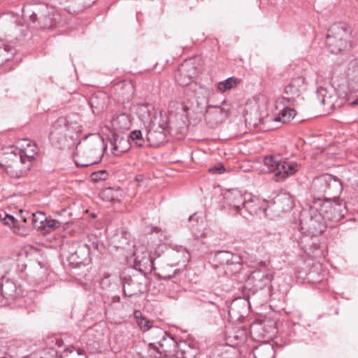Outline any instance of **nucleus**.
<instances>
[{
	"mask_svg": "<svg viewBox=\"0 0 358 358\" xmlns=\"http://www.w3.org/2000/svg\"><path fill=\"white\" fill-rule=\"evenodd\" d=\"M103 140L91 135L80 141L76 150V163L78 166H88L99 162L103 155Z\"/></svg>",
	"mask_w": 358,
	"mask_h": 358,
	"instance_id": "1",
	"label": "nucleus"
},
{
	"mask_svg": "<svg viewBox=\"0 0 358 358\" xmlns=\"http://www.w3.org/2000/svg\"><path fill=\"white\" fill-rule=\"evenodd\" d=\"M82 131V127L77 116L60 117L53 124L50 139L54 145L59 148L65 147L68 139H73Z\"/></svg>",
	"mask_w": 358,
	"mask_h": 358,
	"instance_id": "2",
	"label": "nucleus"
},
{
	"mask_svg": "<svg viewBox=\"0 0 358 358\" xmlns=\"http://www.w3.org/2000/svg\"><path fill=\"white\" fill-rule=\"evenodd\" d=\"M22 15L29 17L36 27L52 29L59 22L60 15L57 10L45 3L36 6H26L22 9Z\"/></svg>",
	"mask_w": 358,
	"mask_h": 358,
	"instance_id": "3",
	"label": "nucleus"
},
{
	"mask_svg": "<svg viewBox=\"0 0 358 358\" xmlns=\"http://www.w3.org/2000/svg\"><path fill=\"white\" fill-rule=\"evenodd\" d=\"M1 164L4 167L7 174L13 178H20L27 174L32 166L29 161H27L16 153L13 149L8 148L0 155Z\"/></svg>",
	"mask_w": 358,
	"mask_h": 358,
	"instance_id": "4",
	"label": "nucleus"
},
{
	"mask_svg": "<svg viewBox=\"0 0 358 358\" xmlns=\"http://www.w3.org/2000/svg\"><path fill=\"white\" fill-rule=\"evenodd\" d=\"M350 31L344 23H335L328 30L327 48L333 54L341 53L350 47Z\"/></svg>",
	"mask_w": 358,
	"mask_h": 358,
	"instance_id": "5",
	"label": "nucleus"
},
{
	"mask_svg": "<svg viewBox=\"0 0 358 358\" xmlns=\"http://www.w3.org/2000/svg\"><path fill=\"white\" fill-rule=\"evenodd\" d=\"M324 220L321 211L319 212L317 209L310 208L308 211H304L301 214V229L311 236H316L325 230Z\"/></svg>",
	"mask_w": 358,
	"mask_h": 358,
	"instance_id": "6",
	"label": "nucleus"
},
{
	"mask_svg": "<svg viewBox=\"0 0 358 358\" xmlns=\"http://www.w3.org/2000/svg\"><path fill=\"white\" fill-rule=\"evenodd\" d=\"M217 260L223 267L226 274L231 275L241 269L242 258L229 251H220L216 255Z\"/></svg>",
	"mask_w": 358,
	"mask_h": 358,
	"instance_id": "7",
	"label": "nucleus"
},
{
	"mask_svg": "<svg viewBox=\"0 0 358 358\" xmlns=\"http://www.w3.org/2000/svg\"><path fill=\"white\" fill-rule=\"evenodd\" d=\"M293 104L294 102L291 101L286 96L278 98L275 104L276 116L274 118V121L285 123L293 119L296 115V112L290 108Z\"/></svg>",
	"mask_w": 358,
	"mask_h": 358,
	"instance_id": "8",
	"label": "nucleus"
},
{
	"mask_svg": "<svg viewBox=\"0 0 358 358\" xmlns=\"http://www.w3.org/2000/svg\"><path fill=\"white\" fill-rule=\"evenodd\" d=\"M197 74V68L192 59L184 61L175 75L176 81L181 86L188 85Z\"/></svg>",
	"mask_w": 358,
	"mask_h": 358,
	"instance_id": "9",
	"label": "nucleus"
},
{
	"mask_svg": "<svg viewBox=\"0 0 358 358\" xmlns=\"http://www.w3.org/2000/svg\"><path fill=\"white\" fill-rule=\"evenodd\" d=\"M68 259L75 266L86 264L90 260L89 247L86 244L73 243Z\"/></svg>",
	"mask_w": 358,
	"mask_h": 358,
	"instance_id": "10",
	"label": "nucleus"
},
{
	"mask_svg": "<svg viewBox=\"0 0 358 358\" xmlns=\"http://www.w3.org/2000/svg\"><path fill=\"white\" fill-rule=\"evenodd\" d=\"M344 207L338 202L327 200L323 202L320 211L325 220L338 222L344 217Z\"/></svg>",
	"mask_w": 358,
	"mask_h": 358,
	"instance_id": "11",
	"label": "nucleus"
},
{
	"mask_svg": "<svg viewBox=\"0 0 358 358\" xmlns=\"http://www.w3.org/2000/svg\"><path fill=\"white\" fill-rule=\"evenodd\" d=\"M135 266L141 272L150 273L156 268L152 257L148 252L136 249L134 252Z\"/></svg>",
	"mask_w": 358,
	"mask_h": 358,
	"instance_id": "12",
	"label": "nucleus"
},
{
	"mask_svg": "<svg viewBox=\"0 0 358 358\" xmlns=\"http://www.w3.org/2000/svg\"><path fill=\"white\" fill-rule=\"evenodd\" d=\"M250 194L242 193L236 189H231L225 194V199L231 207H232L236 213H241L242 208L245 203L247 195Z\"/></svg>",
	"mask_w": 358,
	"mask_h": 358,
	"instance_id": "13",
	"label": "nucleus"
},
{
	"mask_svg": "<svg viewBox=\"0 0 358 358\" xmlns=\"http://www.w3.org/2000/svg\"><path fill=\"white\" fill-rule=\"evenodd\" d=\"M304 83L305 79L303 77L292 78L285 87L284 94L287 95L286 97L291 101L294 102L301 96L303 90Z\"/></svg>",
	"mask_w": 358,
	"mask_h": 358,
	"instance_id": "14",
	"label": "nucleus"
},
{
	"mask_svg": "<svg viewBox=\"0 0 358 358\" xmlns=\"http://www.w3.org/2000/svg\"><path fill=\"white\" fill-rule=\"evenodd\" d=\"M299 168V164L295 162L280 160L275 175V181L279 182L285 180L287 177L294 175L298 171Z\"/></svg>",
	"mask_w": 358,
	"mask_h": 358,
	"instance_id": "15",
	"label": "nucleus"
},
{
	"mask_svg": "<svg viewBox=\"0 0 358 358\" xmlns=\"http://www.w3.org/2000/svg\"><path fill=\"white\" fill-rule=\"evenodd\" d=\"M313 186L315 189L320 192H326L331 187H341L340 182L333 178L331 175L324 174L316 178L313 181Z\"/></svg>",
	"mask_w": 358,
	"mask_h": 358,
	"instance_id": "16",
	"label": "nucleus"
},
{
	"mask_svg": "<svg viewBox=\"0 0 358 358\" xmlns=\"http://www.w3.org/2000/svg\"><path fill=\"white\" fill-rule=\"evenodd\" d=\"M19 155H22L24 159L29 161L33 164V161L38 153L36 144L29 140H23L20 148H10Z\"/></svg>",
	"mask_w": 358,
	"mask_h": 358,
	"instance_id": "17",
	"label": "nucleus"
},
{
	"mask_svg": "<svg viewBox=\"0 0 358 358\" xmlns=\"http://www.w3.org/2000/svg\"><path fill=\"white\" fill-rule=\"evenodd\" d=\"M261 203L262 201L259 199L254 198L250 194L247 195L245 203L242 208L240 215L246 219L248 218V216L257 215L264 210Z\"/></svg>",
	"mask_w": 358,
	"mask_h": 358,
	"instance_id": "18",
	"label": "nucleus"
},
{
	"mask_svg": "<svg viewBox=\"0 0 358 358\" xmlns=\"http://www.w3.org/2000/svg\"><path fill=\"white\" fill-rule=\"evenodd\" d=\"M227 117V112L220 106H209L206 114V120L211 127L221 123Z\"/></svg>",
	"mask_w": 358,
	"mask_h": 358,
	"instance_id": "19",
	"label": "nucleus"
},
{
	"mask_svg": "<svg viewBox=\"0 0 358 358\" xmlns=\"http://www.w3.org/2000/svg\"><path fill=\"white\" fill-rule=\"evenodd\" d=\"M131 118L127 113L115 115L110 120V124L113 130L122 132L128 130L131 127Z\"/></svg>",
	"mask_w": 358,
	"mask_h": 358,
	"instance_id": "20",
	"label": "nucleus"
},
{
	"mask_svg": "<svg viewBox=\"0 0 358 358\" xmlns=\"http://www.w3.org/2000/svg\"><path fill=\"white\" fill-rule=\"evenodd\" d=\"M147 140L152 146H159L166 141L164 128L159 126L158 128L152 127L147 133Z\"/></svg>",
	"mask_w": 358,
	"mask_h": 358,
	"instance_id": "21",
	"label": "nucleus"
},
{
	"mask_svg": "<svg viewBox=\"0 0 358 358\" xmlns=\"http://www.w3.org/2000/svg\"><path fill=\"white\" fill-rule=\"evenodd\" d=\"M106 94L99 92L92 95L89 103L94 114H99L106 107Z\"/></svg>",
	"mask_w": 358,
	"mask_h": 358,
	"instance_id": "22",
	"label": "nucleus"
},
{
	"mask_svg": "<svg viewBox=\"0 0 358 358\" xmlns=\"http://www.w3.org/2000/svg\"><path fill=\"white\" fill-rule=\"evenodd\" d=\"M346 73L349 80L355 84V85H353V83H351L354 91L358 92V58L350 61Z\"/></svg>",
	"mask_w": 358,
	"mask_h": 358,
	"instance_id": "23",
	"label": "nucleus"
},
{
	"mask_svg": "<svg viewBox=\"0 0 358 358\" xmlns=\"http://www.w3.org/2000/svg\"><path fill=\"white\" fill-rule=\"evenodd\" d=\"M136 113L141 121L145 123H151L152 117L155 113L154 107L151 104L139 105Z\"/></svg>",
	"mask_w": 358,
	"mask_h": 358,
	"instance_id": "24",
	"label": "nucleus"
},
{
	"mask_svg": "<svg viewBox=\"0 0 358 358\" xmlns=\"http://www.w3.org/2000/svg\"><path fill=\"white\" fill-rule=\"evenodd\" d=\"M262 336L268 340L273 339L277 334L276 323L273 320H264L261 323Z\"/></svg>",
	"mask_w": 358,
	"mask_h": 358,
	"instance_id": "25",
	"label": "nucleus"
},
{
	"mask_svg": "<svg viewBox=\"0 0 358 358\" xmlns=\"http://www.w3.org/2000/svg\"><path fill=\"white\" fill-rule=\"evenodd\" d=\"M255 358H273V348L267 343L259 345L253 350Z\"/></svg>",
	"mask_w": 358,
	"mask_h": 358,
	"instance_id": "26",
	"label": "nucleus"
},
{
	"mask_svg": "<svg viewBox=\"0 0 358 358\" xmlns=\"http://www.w3.org/2000/svg\"><path fill=\"white\" fill-rule=\"evenodd\" d=\"M252 278L255 280L260 281L262 285H266L272 280V274L266 269L256 270L252 274Z\"/></svg>",
	"mask_w": 358,
	"mask_h": 358,
	"instance_id": "27",
	"label": "nucleus"
},
{
	"mask_svg": "<svg viewBox=\"0 0 358 358\" xmlns=\"http://www.w3.org/2000/svg\"><path fill=\"white\" fill-rule=\"evenodd\" d=\"M47 219L45 213L38 211L31 215L32 225L36 229L41 231Z\"/></svg>",
	"mask_w": 358,
	"mask_h": 358,
	"instance_id": "28",
	"label": "nucleus"
},
{
	"mask_svg": "<svg viewBox=\"0 0 358 358\" xmlns=\"http://www.w3.org/2000/svg\"><path fill=\"white\" fill-rule=\"evenodd\" d=\"M95 1L96 0H77L76 2L73 1V3L70 7V13H78L85 8L93 5Z\"/></svg>",
	"mask_w": 358,
	"mask_h": 358,
	"instance_id": "29",
	"label": "nucleus"
},
{
	"mask_svg": "<svg viewBox=\"0 0 358 358\" xmlns=\"http://www.w3.org/2000/svg\"><path fill=\"white\" fill-rule=\"evenodd\" d=\"M129 149L128 141L124 138L115 139L113 147V153L115 155H120Z\"/></svg>",
	"mask_w": 358,
	"mask_h": 358,
	"instance_id": "30",
	"label": "nucleus"
},
{
	"mask_svg": "<svg viewBox=\"0 0 358 358\" xmlns=\"http://www.w3.org/2000/svg\"><path fill=\"white\" fill-rule=\"evenodd\" d=\"M130 234L126 231H122L114 237L113 242L115 243L116 247L123 248L129 245Z\"/></svg>",
	"mask_w": 358,
	"mask_h": 358,
	"instance_id": "31",
	"label": "nucleus"
},
{
	"mask_svg": "<svg viewBox=\"0 0 358 358\" xmlns=\"http://www.w3.org/2000/svg\"><path fill=\"white\" fill-rule=\"evenodd\" d=\"M238 83V79L234 77L229 78L217 84V89L220 92H225L235 87Z\"/></svg>",
	"mask_w": 358,
	"mask_h": 358,
	"instance_id": "32",
	"label": "nucleus"
},
{
	"mask_svg": "<svg viewBox=\"0 0 358 358\" xmlns=\"http://www.w3.org/2000/svg\"><path fill=\"white\" fill-rule=\"evenodd\" d=\"M119 189L115 190L113 188H106L101 191L100 195L103 201H115L118 199Z\"/></svg>",
	"mask_w": 358,
	"mask_h": 358,
	"instance_id": "33",
	"label": "nucleus"
},
{
	"mask_svg": "<svg viewBox=\"0 0 358 358\" xmlns=\"http://www.w3.org/2000/svg\"><path fill=\"white\" fill-rule=\"evenodd\" d=\"M280 160L278 159L276 157H273V156H267L264 159V164L267 166L268 171L269 172H273L276 173L277 168L278 167V164Z\"/></svg>",
	"mask_w": 358,
	"mask_h": 358,
	"instance_id": "34",
	"label": "nucleus"
},
{
	"mask_svg": "<svg viewBox=\"0 0 358 358\" xmlns=\"http://www.w3.org/2000/svg\"><path fill=\"white\" fill-rule=\"evenodd\" d=\"M61 222L56 220H52V219H47L43 229L41 231L43 232L44 234H48L51 231H54L55 229L60 227Z\"/></svg>",
	"mask_w": 358,
	"mask_h": 358,
	"instance_id": "35",
	"label": "nucleus"
},
{
	"mask_svg": "<svg viewBox=\"0 0 358 358\" xmlns=\"http://www.w3.org/2000/svg\"><path fill=\"white\" fill-rule=\"evenodd\" d=\"M130 138L136 146L141 147L144 144V139L140 130H134L130 134Z\"/></svg>",
	"mask_w": 358,
	"mask_h": 358,
	"instance_id": "36",
	"label": "nucleus"
},
{
	"mask_svg": "<svg viewBox=\"0 0 358 358\" xmlns=\"http://www.w3.org/2000/svg\"><path fill=\"white\" fill-rule=\"evenodd\" d=\"M137 324L143 331H148L152 327V322L145 317L138 319Z\"/></svg>",
	"mask_w": 358,
	"mask_h": 358,
	"instance_id": "37",
	"label": "nucleus"
},
{
	"mask_svg": "<svg viewBox=\"0 0 358 358\" xmlns=\"http://www.w3.org/2000/svg\"><path fill=\"white\" fill-rule=\"evenodd\" d=\"M108 176V173L105 170L94 172L91 175L92 180L96 182L106 180Z\"/></svg>",
	"mask_w": 358,
	"mask_h": 358,
	"instance_id": "38",
	"label": "nucleus"
},
{
	"mask_svg": "<svg viewBox=\"0 0 358 358\" xmlns=\"http://www.w3.org/2000/svg\"><path fill=\"white\" fill-rule=\"evenodd\" d=\"M2 214V218L1 221H3L4 224L6 225L15 224V219L13 215H8L5 212L0 213Z\"/></svg>",
	"mask_w": 358,
	"mask_h": 358,
	"instance_id": "39",
	"label": "nucleus"
},
{
	"mask_svg": "<svg viewBox=\"0 0 358 358\" xmlns=\"http://www.w3.org/2000/svg\"><path fill=\"white\" fill-rule=\"evenodd\" d=\"M320 248V245L317 242L313 241L311 244H310L308 247V245H304L303 249L305 252L310 253L313 252V250H317Z\"/></svg>",
	"mask_w": 358,
	"mask_h": 358,
	"instance_id": "40",
	"label": "nucleus"
},
{
	"mask_svg": "<svg viewBox=\"0 0 358 358\" xmlns=\"http://www.w3.org/2000/svg\"><path fill=\"white\" fill-rule=\"evenodd\" d=\"M225 171V167L220 164L217 166H213L209 169V172L213 174H222Z\"/></svg>",
	"mask_w": 358,
	"mask_h": 358,
	"instance_id": "41",
	"label": "nucleus"
},
{
	"mask_svg": "<svg viewBox=\"0 0 358 358\" xmlns=\"http://www.w3.org/2000/svg\"><path fill=\"white\" fill-rule=\"evenodd\" d=\"M155 334L157 336H158L159 337H162V339L159 341V343L160 344V345H162V344L161 343V341L166 340L167 333L165 331H164L163 329L157 327L155 330Z\"/></svg>",
	"mask_w": 358,
	"mask_h": 358,
	"instance_id": "42",
	"label": "nucleus"
},
{
	"mask_svg": "<svg viewBox=\"0 0 358 358\" xmlns=\"http://www.w3.org/2000/svg\"><path fill=\"white\" fill-rule=\"evenodd\" d=\"M6 52V49L0 47V66L3 64V62L5 60L8 59V58L5 55Z\"/></svg>",
	"mask_w": 358,
	"mask_h": 358,
	"instance_id": "43",
	"label": "nucleus"
},
{
	"mask_svg": "<svg viewBox=\"0 0 358 358\" xmlns=\"http://www.w3.org/2000/svg\"><path fill=\"white\" fill-rule=\"evenodd\" d=\"M4 273V265L3 264V260L0 258V277H2Z\"/></svg>",
	"mask_w": 358,
	"mask_h": 358,
	"instance_id": "44",
	"label": "nucleus"
},
{
	"mask_svg": "<svg viewBox=\"0 0 358 358\" xmlns=\"http://www.w3.org/2000/svg\"><path fill=\"white\" fill-rule=\"evenodd\" d=\"M134 315L136 319V321L138 320V319H140L141 317H143L142 316L141 312L140 310H135Z\"/></svg>",
	"mask_w": 358,
	"mask_h": 358,
	"instance_id": "45",
	"label": "nucleus"
},
{
	"mask_svg": "<svg viewBox=\"0 0 358 358\" xmlns=\"http://www.w3.org/2000/svg\"><path fill=\"white\" fill-rule=\"evenodd\" d=\"M66 3H69L68 6H67V8L69 10V11L70 12V7L71 6V5L73 3V1L76 2L77 0H64Z\"/></svg>",
	"mask_w": 358,
	"mask_h": 358,
	"instance_id": "46",
	"label": "nucleus"
},
{
	"mask_svg": "<svg viewBox=\"0 0 358 358\" xmlns=\"http://www.w3.org/2000/svg\"><path fill=\"white\" fill-rule=\"evenodd\" d=\"M158 275L161 278H164V279H170L171 278V275H164L160 273H159Z\"/></svg>",
	"mask_w": 358,
	"mask_h": 358,
	"instance_id": "47",
	"label": "nucleus"
},
{
	"mask_svg": "<svg viewBox=\"0 0 358 358\" xmlns=\"http://www.w3.org/2000/svg\"><path fill=\"white\" fill-rule=\"evenodd\" d=\"M76 351H77V354L78 355H83L85 354V351L83 348H78V349H76Z\"/></svg>",
	"mask_w": 358,
	"mask_h": 358,
	"instance_id": "48",
	"label": "nucleus"
},
{
	"mask_svg": "<svg viewBox=\"0 0 358 358\" xmlns=\"http://www.w3.org/2000/svg\"><path fill=\"white\" fill-rule=\"evenodd\" d=\"M7 285H8V284H7V283H6V284L3 285L1 286V291H2V292H3V293H4V294H7V293L6 292L5 289H6V287H7Z\"/></svg>",
	"mask_w": 358,
	"mask_h": 358,
	"instance_id": "49",
	"label": "nucleus"
},
{
	"mask_svg": "<svg viewBox=\"0 0 358 358\" xmlns=\"http://www.w3.org/2000/svg\"><path fill=\"white\" fill-rule=\"evenodd\" d=\"M189 109V106H187L186 105L182 106V110H183V112H187Z\"/></svg>",
	"mask_w": 358,
	"mask_h": 358,
	"instance_id": "50",
	"label": "nucleus"
},
{
	"mask_svg": "<svg viewBox=\"0 0 358 358\" xmlns=\"http://www.w3.org/2000/svg\"><path fill=\"white\" fill-rule=\"evenodd\" d=\"M73 349H74L73 347L68 348L64 350V352H69L70 353H71L73 352Z\"/></svg>",
	"mask_w": 358,
	"mask_h": 358,
	"instance_id": "51",
	"label": "nucleus"
},
{
	"mask_svg": "<svg viewBox=\"0 0 358 358\" xmlns=\"http://www.w3.org/2000/svg\"><path fill=\"white\" fill-rule=\"evenodd\" d=\"M320 102H321V104H322V105H324V104H325V98H324V97H323V98L322 99V100H321V101H320Z\"/></svg>",
	"mask_w": 358,
	"mask_h": 358,
	"instance_id": "52",
	"label": "nucleus"
},
{
	"mask_svg": "<svg viewBox=\"0 0 358 358\" xmlns=\"http://www.w3.org/2000/svg\"><path fill=\"white\" fill-rule=\"evenodd\" d=\"M358 103L357 99H356V100H355V101H352L350 102V103H351V104H355V103Z\"/></svg>",
	"mask_w": 358,
	"mask_h": 358,
	"instance_id": "53",
	"label": "nucleus"
},
{
	"mask_svg": "<svg viewBox=\"0 0 358 358\" xmlns=\"http://www.w3.org/2000/svg\"><path fill=\"white\" fill-rule=\"evenodd\" d=\"M286 199L288 201L291 202V198L289 196H286Z\"/></svg>",
	"mask_w": 358,
	"mask_h": 358,
	"instance_id": "54",
	"label": "nucleus"
},
{
	"mask_svg": "<svg viewBox=\"0 0 358 358\" xmlns=\"http://www.w3.org/2000/svg\"><path fill=\"white\" fill-rule=\"evenodd\" d=\"M2 214H0V220H1V218H2Z\"/></svg>",
	"mask_w": 358,
	"mask_h": 358,
	"instance_id": "55",
	"label": "nucleus"
},
{
	"mask_svg": "<svg viewBox=\"0 0 358 358\" xmlns=\"http://www.w3.org/2000/svg\"><path fill=\"white\" fill-rule=\"evenodd\" d=\"M24 222H27V219L26 218H24Z\"/></svg>",
	"mask_w": 358,
	"mask_h": 358,
	"instance_id": "56",
	"label": "nucleus"
},
{
	"mask_svg": "<svg viewBox=\"0 0 358 358\" xmlns=\"http://www.w3.org/2000/svg\"><path fill=\"white\" fill-rule=\"evenodd\" d=\"M191 219H192V216H189V220H191Z\"/></svg>",
	"mask_w": 358,
	"mask_h": 358,
	"instance_id": "57",
	"label": "nucleus"
},
{
	"mask_svg": "<svg viewBox=\"0 0 358 358\" xmlns=\"http://www.w3.org/2000/svg\"><path fill=\"white\" fill-rule=\"evenodd\" d=\"M154 231H155V232H157V231H158V230H157V229H154Z\"/></svg>",
	"mask_w": 358,
	"mask_h": 358,
	"instance_id": "58",
	"label": "nucleus"
},
{
	"mask_svg": "<svg viewBox=\"0 0 358 358\" xmlns=\"http://www.w3.org/2000/svg\"><path fill=\"white\" fill-rule=\"evenodd\" d=\"M87 358V357H86Z\"/></svg>",
	"mask_w": 358,
	"mask_h": 358,
	"instance_id": "59",
	"label": "nucleus"
}]
</instances>
